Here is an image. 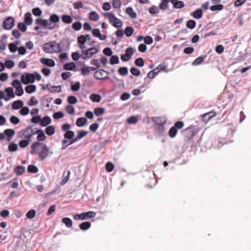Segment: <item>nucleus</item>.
<instances>
[{
  "mask_svg": "<svg viewBox=\"0 0 251 251\" xmlns=\"http://www.w3.org/2000/svg\"><path fill=\"white\" fill-rule=\"evenodd\" d=\"M41 143L39 142H35L33 143L31 146V150L30 153L31 154H34L36 153V150L40 146Z\"/></svg>",
  "mask_w": 251,
  "mask_h": 251,
  "instance_id": "29",
  "label": "nucleus"
},
{
  "mask_svg": "<svg viewBox=\"0 0 251 251\" xmlns=\"http://www.w3.org/2000/svg\"><path fill=\"white\" fill-rule=\"evenodd\" d=\"M38 168L34 165H29L27 167V172L30 173H37L38 172Z\"/></svg>",
  "mask_w": 251,
  "mask_h": 251,
  "instance_id": "38",
  "label": "nucleus"
},
{
  "mask_svg": "<svg viewBox=\"0 0 251 251\" xmlns=\"http://www.w3.org/2000/svg\"><path fill=\"white\" fill-rule=\"evenodd\" d=\"M91 100L95 102H99L100 101L101 97L99 94H92L90 96Z\"/></svg>",
  "mask_w": 251,
  "mask_h": 251,
  "instance_id": "35",
  "label": "nucleus"
},
{
  "mask_svg": "<svg viewBox=\"0 0 251 251\" xmlns=\"http://www.w3.org/2000/svg\"><path fill=\"white\" fill-rule=\"evenodd\" d=\"M109 73L103 69L97 71L94 75V77L97 79H104L107 78Z\"/></svg>",
  "mask_w": 251,
  "mask_h": 251,
  "instance_id": "11",
  "label": "nucleus"
},
{
  "mask_svg": "<svg viewBox=\"0 0 251 251\" xmlns=\"http://www.w3.org/2000/svg\"><path fill=\"white\" fill-rule=\"evenodd\" d=\"M91 226V224L89 222H84L80 224L79 226V228L83 230L89 229Z\"/></svg>",
  "mask_w": 251,
  "mask_h": 251,
  "instance_id": "32",
  "label": "nucleus"
},
{
  "mask_svg": "<svg viewBox=\"0 0 251 251\" xmlns=\"http://www.w3.org/2000/svg\"><path fill=\"white\" fill-rule=\"evenodd\" d=\"M36 86L35 85H27L25 88V92L28 94H31L36 91Z\"/></svg>",
  "mask_w": 251,
  "mask_h": 251,
  "instance_id": "33",
  "label": "nucleus"
},
{
  "mask_svg": "<svg viewBox=\"0 0 251 251\" xmlns=\"http://www.w3.org/2000/svg\"><path fill=\"white\" fill-rule=\"evenodd\" d=\"M29 112V109L26 106H23L20 111V113L22 115H27Z\"/></svg>",
  "mask_w": 251,
  "mask_h": 251,
  "instance_id": "58",
  "label": "nucleus"
},
{
  "mask_svg": "<svg viewBox=\"0 0 251 251\" xmlns=\"http://www.w3.org/2000/svg\"><path fill=\"white\" fill-rule=\"evenodd\" d=\"M153 122L155 123V126L162 125H165L166 123V120L164 118L160 117H155L153 119Z\"/></svg>",
  "mask_w": 251,
  "mask_h": 251,
  "instance_id": "25",
  "label": "nucleus"
},
{
  "mask_svg": "<svg viewBox=\"0 0 251 251\" xmlns=\"http://www.w3.org/2000/svg\"><path fill=\"white\" fill-rule=\"evenodd\" d=\"M66 111L69 114H73L75 112V108L71 104L68 105L65 108Z\"/></svg>",
  "mask_w": 251,
  "mask_h": 251,
  "instance_id": "57",
  "label": "nucleus"
},
{
  "mask_svg": "<svg viewBox=\"0 0 251 251\" xmlns=\"http://www.w3.org/2000/svg\"><path fill=\"white\" fill-rule=\"evenodd\" d=\"M125 33L127 37L131 36L133 33V28L131 26H127L126 28Z\"/></svg>",
  "mask_w": 251,
  "mask_h": 251,
  "instance_id": "48",
  "label": "nucleus"
},
{
  "mask_svg": "<svg viewBox=\"0 0 251 251\" xmlns=\"http://www.w3.org/2000/svg\"><path fill=\"white\" fill-rule=\"evenodd\" d=\"M112 4L114 8L119 9L121 7L122 2L121 0H112Z\"/></svg>",
  "mask_w": 251,
  "mask_h": 251,
  "instance_id": "44",
  "label": "nucleus"
},
{
  "mask_svg": "<svg viewBox=\"0 0 251 251\" xmlns=\"http://www.w3.org/2000/svg\"><path fill=\"white\" fill-rule=\"evenodd\" d=\"M87 119L84 117H80L78 118L76 122V125L79 127H81L86 125Z\"/></svg>",
  "mask_w": 251,
  "mask_h": 251,
  "instance_id": "28",
  "label": "nucleus"
},
{
  "mask_svg": "<svg viewBox=\"0 0 251 251\" xmlns=\"http://www.w3.org/2000/svg\"><path fill=\"white\" fill-rule=\"evenodd\" d=\"M35 134H38L37 140L38 141H43L46 138L44 131L42 129H37L36 131H35Z\"/></svg>",
  "mask_w": 251,
  "mask_h": 251,
  "instance_id": "21",
  "label": "nucleus"
},
{
  "mask_svg": "<svg viewBox=\"0 0 251 251\" xmlns=\"http://www.w3.org/2000/svg\"><path fill=\"white\" fill-rule=\"evenodd\" d=\"M8 46L9 49L11 52H15L19 49V48L14 43H10Z\"/></svg>",
  "mask_w": 251,
  "mask_h": 251,
  "instance_id": "51",
  "label": "nucleus"
},
{
  "mask_svg": "<svg viewBox=\"0 0 251 251\" xmlns=\"http://www.w3.org/2000/svg\"><path fill=\"white\" fill-rule=\"evenodd\" d=\"M49 148L46 145H45L43 147L42 151L38 153L39 160H43L47 158L49 156Z\"/></svg>",
  "mask_w": 251,
  "mask_h": 251,
  "instance_id": "12",
  "label": "nucleus"
},
{
  "mask_svg": "<svg viewBox=\"0 0 251 251\" xmlns=\"http://www.w3.org/2000/svg\"><path fill=\"white\" fill-rule=\"evenodd\" d=\"M81 74L83 75H88L90 73V67L85 66L81 69Z\"/></svg>",
  "mask_w": 251,
  "mask_h": 251,
  "instance_id": "53",
  "label": "nucleus"
},
{
  "mask_svg": "<svg viewBox=\"0 0 251 251\" xmlns=\"http://www.w3.org/2000/svg\"><path fill=\"white\" fill-rule=\"evenodd\" d=\"M52 42L45 43L43 46V50L47 53H53Z\"/></svg>",
  "mask_w": 251,
  "mask_h": 251,
  "instance_id": "17",
  "label": "nucleus"
},
{
  "mask_svg": "<svg viewBox=\"0 0 251 251\" xmlns=\"http://www.w3.org/2000/svg\"><path fill=\"white\" fill-rule=\"evenodd\" d=\"M5 92L7 93L8 96L11 98H14L15 96V95L14 93L13 89L9 87L5 89Z\"/></svg>",
  "mask_w": 251,
  "mask_h": 251,
  "instance_id": "43",
  "label": "nucleus"
},
{
  "mask_svg": "<svg viewBox=\"0 0 251 251\" xmlns=\"http://www.w3.org/2000/svg\"><path fill=\"white\" fill-rule=\"evenodd\" d=\"M99 15L95 11H92L89 14V18L93 21H98L99 20Z\"/></svg>",
  "mask_w": 251,
  "mask_h": 251,
  "instance_id": "27",
  "label": "nucleus"
},
{
  "mask_svg": "<svg viewBox=\"0 0 251 251\" xmlns=\"http://www.w3.org/2000/svg\"><path fill=\"white\" fill-rule=\"evenodd\" d=\"M59 21V17L56 14H53L50 16L49 22L54 24Z\"/></svg>",
  "mask_w": 251,
  "mask_h": 251,
  "instance_id": "42",
  "label": "nucleus"
},
{
  "mask_svg": "<svg viewBox=\"0 0 251 251\" xmlns=\"http://www.w3.org/2000/svg\"><path fill=\"white\" fill-rule=\"evenodd\" d=\"M15 25V20L11 17L6 18L3 22V27L6 30L11 29Z\"/></svg>",
  "mask_w": 251,
  "mask_h": 251,
  "instance_id": "9",
  "label": "nucleus"
},
{
  "mask_svg": "<svg viewBox=\"0 0 251 251\" xmlns=\"http://www.w3.org/2000/svg\"><path fill=\"white\" fill-rule=\"evenodd\" d=\"M177 132V130L173 126L170 129L168 134L171 138H174L176 136Z\"/></svg>",
  "mask_w": 251,
  "mask_h": 251,
  "instance_id": "50",
  "label": "nucleus"
},
{
  "mask_svg": "<svg viewBox=\"0 0 251 251\" xmlns=\"http://www.w3.org/2000/svg\"><path fill=\"white\" fill-rule=\"evenodd\" d=\"M118 73L122 75H126L128 74V69L126 67H120L118 69Z\"/></svg>",
  "mask_w": 251,
  "mask_h": 251,
  "instance_id": "47",
  "label": "nucleus"
},
{
  "mask_svg": "<svg viewBox=\"0 0 251 251\" xmlns=\"http://www.w3.org/2000/svg\"><path fill=\"white\" fill-rule=\"evenodd\" d=\"M119 62V59L117 55H113L110 59V63L112 65L118 64Z\"/></svg>",
  "mask_w": 251,
  "mask_h": 251,
  "instance_id": "55",
  "label": "nucleus"
},
{
  "mask_svg": "<svg viewBox=\"0 0 251 251\" xmlns=\"http://www.w3.org/2000/svg\"><path fill=\"white\" fill-rule=\"evenodd\" d=\"M36 212L34 210L31 209L27 212L26 217L29 219H32L35 216Z\"/></svg>",
  "mask_w": 251,
  "mask_h": 251,
  "instance_id": "64",
  "label": "nucleus"
},
{
  "mask_svg": "<svg viewBox=\"0 0 251 251\" xmlns=\"http://www.w3.org/2000/svg\"><path fill=\"white\" fill-rule=\"evenodd\" d=\"M196 25V23L194 20H188L186 23V26L191 29H194Z\"/></svg>",
  "mask_w": 251,
  "mask_h": 251,
  "instance_id": "45",
  "label": "nucleus"
},
{
  "mask_svg": "<svg viewBox=\"0 0 251 251\" xmlns=\"http://www.w3.org/2000/svg\"><path fill=\"white\" fill-rule=\"evenodd\" d=\"M36 24L46 27L49 29H52L55 27V25L49 22V21L38 18L36 20Z\"/></svg>",
  "mask_w": 251,
  "mask_h": 251,
  "instance_id": "8",
  "label": "nucleus"
},
{
  "mask_svg": "<svg viewBox=\"0 0 251 251\" xmlns=\"http://www.w3.org/2000/svg\"><path fill=\"white\" fill-rule=\"evenodd\" d=\"M24 23L27 25H30L32 24L33 20L31 17V14L30 12H27L24 16Z\"/></svg>",
  "mask_w": 251,
  "mask_h": 251,
  "instance_id": "18",
  "label": "nucleus"
},
{
  "mask_svg": "<svg viewBox=\"0 0 251 251\" xmlns=\"http://www.w3.org/2000/svg\"><path fill=\"white\" fill-rule=\"evenodd\" d=\"M82 24L80 22H75L72 25L73 28L76 31L80 30L81 28Z\"/></svg>",
  "mask_w": 251,
  "mask_h": 251,
  "instance_id": "56",
  "label": "nucleus"
},
{
  "mask_svg": "<svg viewBox=\"0 0 251 251\" xmlns=\"http://www.w3.org/2000/svg\"><path fill=\"white\" fill-rule=\"evenodd\" d=\"M165 126L164 125H160L155 126L154 127V132L155 133L159 136H162L165 132Z\"/></svg>",
  "mask_w": 251,
  "mask_h": 251,
  "instance_id": "14",
  "label": "nucleus"
},
{
  "mask_svg": "<svg viewBox=\"0 0 251 251\" xmlns=\"http://www.w3.org/2000/svg\"><path fill=\"white\" fill-rule=\"evenodd\" d=\"M104 108L100 107H97L94 109V113L97 116H100L104 114Z\"/></svg>",
  "mask_w": 251,
  "mask_h": 251,
  "instance_id": "36",
  "label": "nucleus"
},
{
  "mask_svg": "<svg viewBox=\"0 0 251 251\" xmlns=\"http://www.w3.org/2000/svg\"><path fill=\"white\" fill-rule=\"evenodd\" d=\"M162 2L159 4V7L163 10H166L168 7L170 0H161Z\"/></svg>",
  "mask_w": 251,
  "mask_h": 251,
  "instance_id": "37",
  "label": "nucleus"
},
{
  "mask_svg": "<svg viewBox=\"0 0 251 251\" xmlns=\"http://www.w3.org/2000/svg\"><path fill=\"white\" fill-rule=\"evenodd\" d=\"M192 16L197 19H201L202 16V10L201 8L197 9L193 13Z\"/></svg>",
  "mask_w": 251,
  "mask_h": 251,
  "instance_id": "30",
  "label": "nucleus"
},
{
  "mask_svg": "<svg viewBox=\"0 0 251 251\" xmlns=\"http://www.w3.org/2000/svg\"><path fill=\"white\" fill-rule=\"evenodd\" d=\"M134 50L131 47L128 48L126 50L125 54H123L121 56V58L122 61H128L131 59V56L134 53Z\"/></svg>",
  "mask_w": 251,
  "mask_h": 251,
  "instance_id": "10",
  "label": "nucleus"
},
{
  "mask_svg": "<svg viewBox=\"0 0 251 251\" xmlns=\"http://www.w3.org/2000/svg\"><path fill=\"white\" fill-rule=\"evenodd\" d=\"M24 102L22 100H17L13 102L12 107L13 109L17 110L22 108Z\"/></svg>",
  "mask_w": 251,
  "mask_h": 251,
  "instance_id": "23",
  "label": "nucleus"
},
{
  "mask_svg": "<svg viewBox=\"0 0 251 251\" xmlns=\"http://www.w3.org/2000/svg\"><path fill=\"white\" fill-rule=\"evenodd\" d=\"M67 100L70 104H74L77 102L76 98L74 96H70L68 98Z\"/></svg>",
  "mask_w": 251,
  "mask_h": 251,
  "instance_id": "60",
  "label": "nucleus"
},
{
  "mask_svg": "<svg viewBox=\"0 0 251 251\" xmlns=\"http://www.w3.org/2000/svg\"><path fill=\"white\" fill-rule=\"evenodd\" d=\"M25 169L24 166L19 165L15 169V172L17 175H21L25 172Z\"/></svg>",
  "mask_w": 251,
  "mask_h": 251,
  "instance_id": "34",
  "label": "nucleus"
},
{
  "mask_svg": "<svg viewBox=\"0 0 251 251\" xmlns=\"http://www.w3.org/2000/svg\"><path fill=\"white\" fill-rule=\"evenodd\" d=\"M96 213L93 211H88L81 214H76L74 216L75 220H84L89 218H93L96 216Z\"/></svg>",
  "mask_w": 251,
  "mask_h": 251,
  "instance_id": "3",
  "label": "nucleus"
},
{
  "mask_svg": "<svg viewBox=\"0 0 251 251\" xmlns=\"http://www.w3.org/2000/svg\"><path fill=\"white\" fill-rule=\"evenodd\" d=\"M30 140H28L26 139L25 140H21L19 143V146L21 148H25L26 147L29 145Z\"/></svg>",
  "mask_w": 251,
  "mask_h": 251,
  "instance_id": "46",
  "label": "nucleus"
},
{
  "mask_svg": "<svg viewBox=\"0 0 251 251\" xmlns=\"http://www.w3.org/2000/svg\"><path fill=\"white\" fill-rule=\"evenodd\" d=\"M182 134L184 138V140L188 141L191 140L195 136L194 130L190 127L182 130Z\"/></svg>",
  "mask_w": 251,
  "mask_h": 251,
  "instance_id": "7",
  "label": "nucleus"
},
{
  "mask_svg": "<svg viewBox=\"0 0 251 251\" xmlns=\"http://www.w3.org/2000/svg\"><path fill=\"white\" fill-rule=\"evenodd\" d=\"M224 5L223 4H216L214 5H212L210 7V9L212 11H221L224 9Z\"/></svg>",
  "mask_w": 251,
  "mask_h": 251,
  "instance_id": "39",
  "label": "nucleus"
},
{
  "mask_svg": "<svg viewBox=\"0 0 251 251\" xmlns=\"http://www.w3.org/2000/svg\"><path fill=\"white\" fill-rule=\"evenodd\" d=\"M75 64L74 62H70L64 65V69L66 70L75 71Z\"/></svg>",
  "mask_w": 251,
  "mask_h": 251,
  "instance_id": "31",
  "label": "nucleus"
},
{
  "mask_svg": "<svg viewBox=\"0 0 251 251\" xmlns=\"http://www.w3.org/2000/svg\"><path fill=\"white\" fill-rule=\"evenodd\" d=\"M55 132V129L54 126H50L46 127V133L48 135H52Z\"/></svg>",
  "mask_w": 251,
  "mask_h": 251,
  "instance_id": "41",
  "label": "nucleus"
},
{
  "mask_svg": "<svg viewBox=\"0 0 251 251\" xmlns=\"http://www.w3.org/2000/svg\"><path fill=\"white\" fill-rule=\"evenodd\" d=\"M93 35L98 37L101 40H105L107 37L105 35H102L98 28H95L92 30Z\"/></svg>",
  "mask_w": 251,
  "mask_h": 251,
  "instance_id": "15",
  "label": "nucleus"
},
{
  "mask_svg": "<svg viewBox=\"0 0 251 251\" xmlns=\"http://www.w3.org/2000/svg\"><path fill=\"white\" fill-rule=\"evenodd\" d=\"M135 64L137 66L143 67L145 64L144 60L141 57L138 58L135 60Z\"/></svg>",
  "mask_w": 251,
  "mask_h": 251,
  "instance_id": "54",
  "label": "nucleus"
},
{
  "mask_svg": "<svg viewBox=\"0 0 251 251\" xmlns=\"http://www.w3.org/2000/svg\"><path fill=\"white\" fill-rule=\"evenodd\" d=\"M127 122L129 124H136L138 121V119L136 116H131L127 119Z\"/></svg>",
  "mask_w": 251,
  "mask_h": 251,
  "instance_id": "61",
  "label": "nucleus"
},
{
  "mask_svg": "<svg viewBox=\"0 0 251 251\" xmlns=\"http://www.w3.org/2000/svg\"><path fill=\"white\" fill-rule=\"evenodd\" d=\"M206 57V56H199L192 63L193 65H198L202 63L204 59Z\"/></svg>",
  "mask_w": 251,
  "mask_h": 251,
  "instance_id": "40",
  "label": "nucleus"
},
{
  "mask_svg": "<svg viewBox=\"0 0 251 251\" xmlns=\"http://www.w3.org/2000/svg\"><path fill=\"white\" fill-rule=\"evenodd\" d=\"M75 133L73 131L69 130L67 131L64 135V137L66 140H64V144H65L66 146L70 145L75 142H73L74 140Z\"/></svg>",
  "mask_w": 251,
  "mask_h": 251,
  "instance_id": "5",
  "label": "nucleus"
},
{
  "mask_svg": "<svg viewBox=\"0 0 251 251\" xmlns=\"http://www.w3.org/2000/svg\"><path fill=\"white\" fill-rule=\"evenodd\" d=\"M35 134V131L33 129L32 126H28L19 132V135L20 138L28 140H31L32 136Z\"/></svg>",
  "mask_w": 251,
  "mask_h": 251,
  "instance_id": "2",
  "label": "nucleus"
},
{
  "mask_svg": "<svg viewBox=\"0 0 251 251\" xmlns=\"http://www.w3.org/2000/svg\"><path fill=\"white\" fill-rule=\"evenodd\" d=\"M175 8H182L184 6V3L182 1H178V0H170Z\"/></svg>",
  "mask_w": 251,
  "mask_h": 251,
  "instance_id": "22",
  "label": "nucleus"
},
{
  "mask_svg": "<svg viewBox=\"0 0 251 251\" xmlns=\"http://www.w3.org/2000/svg\"><path fill=\"white\" fill-rule=\"evenodd\" d=\"M215 116L216 112L212 111L209 112H207L206 113L201 115V117L203 119V121H208Z\"/></svg>",
  "mask_w": 251,
  "mask_h": 251,
  "instance_id": "19",
  "label": "nucleus"
},
{
  "mask_svg": "<svg viewBox=\"0 0 251 251\" xmlns=\"http://www.w3.org/2000/svg\"><path fill=\"white\" fill-rule=\"evenodd\" d=\"M4 133L7 136V140L8 141H10L12 137L15 135V131L13 129H6L4 130Z\"/></svg>",
  "mask_w": 251,
  "mask_h": 251,
  "instance_id": "16",
  "label": "nucleus"
},
{
  "mask_svg": "<svg viewBox=\"0 0 251 251\" xmlns=\"http://www.w3.org/2000/svg\"><path fill=\"white\" fill-rule=\"evenodd\" d=\"M40 62L42 64L49 67H53L55 66V62L51 59L42 58L40 59Z\"/></svg>",
  "mask_w": 251,
  "mask_h": 251,
  "instance_id": "13",
  "label": "nucleus"
},
{
  "mask_svg": "<svg viewBox=\"0 0 251 251\" xmlns=\"http://www.w3.org/2000/svg\"><path fill=\"white\" fill-rule=\"evenodd\" d=\"M10 122L14 125H17L20 122V120L17 117L12 116L10 118Z\"/></svg>",
  "mask_w": 251,
  "mask_h": 251,
  "instance_id": "59",
  "label": "nucleus"
},
{
  "mask_svg": "<svg viewBox=\"0 0 251 251\" xmlns=\"http://www.w3.org/2000/svg\"><path fill=\"white\" fill-rule=\"evenodd\" d=\"M26 25L25 23L21 22L18 24V27L22 32H25L27 29Z\"/></svg>",
  "mask_w": 251,
  "mask_h": 251,
  "instance_id": "62",
  "label": "nucleus"
},
{
  "mask_svg": "<svg viewBox=\"0 0 251 251\" xmlns=\"http://www.w3.org/2000/svg\"><path fill=\"white\" fill-rule=\"evenodd\" d=\"M88 133V131H84V130H80L78 132L77 137L74 138V140H73V142H76L79 140H80L81 138L85 137Z\"/></svg>",
  "mask_w": 251,
  "mask_h": 251,
  "instance_id": "20",
  "label": "nucleus"
},
{
  "mask_svg": "<svg viewBox=\"0 0 251 251\" xmlns=\"http://www.w3.org/2000/svg\"><path fill=\"white\" fill-rule=\"evenodd\" d=\"M98 52V50L96 48H91L82 51L81 58L83 59L91 58L94 54Z\"/></svg>",
  "mask_w": 251,
  "mask_h": 251,
  "instance_id": "4",
  "label": "nucleus"
},
{
  "mask_svg": "<svg viewBox=\"0 0 251 251\" xmlns=\"http://www.w3.org/2000/svg\"><path fill=\"white\" fill-rule=\"evenodd\" d=\"M51 122V118L49 116H45L43 118H41L40 121V125L42 126H46L49 125Z\"/></svg>",
  "mask_w": 251,
  "mask_h": 251,
  "instance_id": "24",
  "label": "nucleus"
},
{
  "mask_svg": "<svg viewBox=\"0 0 251 251\" xmlns=\"http://www.w3.org/2000/svg\"><path fill=\"white\" fill-rule=\"evenodd\" d=\"M126 13L132 19H136L137 17L136 13L134 11L131 7L126 8Z\"/></svg>",
  "mask_w": 251,
  "mask_h": 251,
  "instance_id": "26",
  "label": "nucleus"
},
{
  "mask_svg": "<svg viewBox=\"0 0 251 251\" xmlns=\"http://www.w3.org/2000/svg\"><path fill=\"white\" fill-rule=\"evenodd\" d=\"M21 81L24 84L32 83L35 81L34 76L33 74L25 73L22 75Z\"/></svg>",
  "mask_w": 251,
  "mask_h": 251,
  "instance_id": "6",
  "label": "nucleus"
},
{
  "mask_svg": "<svg viewBox=\"0 0 251 251\" xmlns=\"http://www.w3.org/2000/svg\"><path fill=\"white\" fill-rule=\"evenodd\" d=\"M105 167H106V171L107 172H111L113 170L114 168V165L111 162H109L106 164Z\"/></svg>",
  "mask_w": 251,
  "mask_h": 251,
  "instance_id": "63",
  "label": "nucleus"
},
{
  "mask_svg": "<svg viewBox=\"0 0 251 251\" xmlns=\"http://www.w3.org/2000/svg\"><path fill=\"white\" fill-rule=\"evenodd\" d=\"M52 44L53 45V47H53L52 48L53 52H59V51L61 50V47L59 44H58L55 42H52Z\"/></svg>",
  "mask_w": 251,
  "mask_h": 251,
  "instance_id": "49",
  "label": "nucleus"
},
{
  "mask_svg": "<svg viewBox=\"0 0 251 251\" xmlns=\"http://www.w3.org/2000/svg\"><path fill=\"white\" fill-rule=\"evenodd\" d=\"M103 16L108 18L109 23L115 27H121L123 25L122 21L116 18L111 12H107L103 14Z\"/></svg>",
  "mask_w": 251,
  "mask_h": 251,
  "instance_id": "1",
  "label": "nucleus"
},
{
  "mask_svg": "<svg viewBox=\"0 0 251 251\" xmlns=\"http://www.w3.org/2000/svg\"><path fill=\"white\" fill-rule=\"evenodd\" d=\"M18 149V145L15 143H12L8 146V150L11 152L16 151Z\"/></svg>",
  "mask_w": 251,
  "mask_h": 251,
  "instance_id": "52",
  "label": "nucleus"
}]
</instances>
